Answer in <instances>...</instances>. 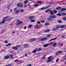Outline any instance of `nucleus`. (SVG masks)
Wrapping results in <instances>:
<instances>
[{
  "label": "nucleus",
  "instance_id": "42",
  "mask_svg": "<svg viewBox=\"0 0 66 66\" xmlns=\"http://www.w3.org/2000/svg\"><path fill=\"white\" fill-rule=\"evenodd\" d=\"M32 66V64H30L29 65H26V66Z\"/></svg>",
  "mask_w": 66,
  "mask_h": 66
},
{
  "label": "nucleus",
  "instance_id": "51",
  "mask_svg": "<svg viewBox=\"0 0 66 66\" xmlns=\"http://www.w3.org/2000/svg\"><path fill=\"white\" fill-rule=\"evenodd\" d=\"M37 27V29H39V27H38V25H36Z\"/></svg>",
  "mask_w": 66,
  "mask_h": 66
},
{
  "label": "nucleus",
  "instance_id": "64",
  "mask_svg": "<svg viewBox=\"0 0 66 66\" xmlns=\"http://www.w3.org/2000/svg\"><path fill=\"white\" fill-rule=\"evenodd\" d=\"M58 55V53H56V55Z\"/></svg>",
  "mask_w": 66,
  "mask_h": 66
},
{
  "label": "nucleus",
  "instance_id": "44",
  "mask_svg": "<svg viewBox=\"0 0 66 66\" xmlns=\"http://www.w3.org/2000/svg\"><path fill=\"white\" fill-rule=\"evenodd\" d=\"M59 60V58H58L56 60V62H57Z\"/></svg>",
  "mask_w": 66,
  "mask_h": 66
},
{
  "label": "nucleus",
  "instance_id": "35",
  "mask_svg": "<svg viewBox=\"0 0 66 66\" xmlns=\"http://www.w3.org/2000/svg\"><path fill=\"white\" fill-rule=\"evenodd\" d=\"M37 51L36 50H34V51H33L32 52H33V53H36V52H37Z\"/></svg>",
  "mask_w": 66,
  "mask_h": 66
},
{
  "label": "nucleus",
  "instance_id": "23",
  "mask_svg": "<svg viewBox=\"0 0 66 66\" xmlns=\"http://www.w3.org/2000/svg\"><path fill=\"white\" fill-rule=\"evenodd\" d=\"M56 15H57V16H62V14H61V13H57L56 14Z\"/></svg>",
  "mask_w": 66,
  "mask_h": 66
},
{
  "label": "nucleus",
  "instance_id": "7",
  "mask_svg": "<svg viewBox=\"0 0 66 66\" xmlns=\"http://www.w3.org/2000/svg\"><path fill=\"white\" fill-rule=\"evenodd\" d=\"M22 21H20L19 22L16 24L17 26H18L19 24H22Z\"/></svg>",
  "mask_w": 66,
  "mask_h": 66
},
{
  "label": "nucleus",
  "instance_id": "54",
  "mask_svg": "<svg viewBox=\"0 0 66 66\" xmlns=\"http://www.w3.org/2000/svg\"><path fill=\"white\" fill-rule=\"evenodd\" d=\"M37 23L40 24V21H38V22H37Z\"/></svg>",
  "mask_w": 66,
  "mask_h": 66
},
{
  "label": "nucleus",
  "instance_id": "25",
  "mask_svg": "<svg viewBox=\"0 0 66 66\" xmlns=\"http://www.w3.org/2000/svg\"><path fill=\"white\" fill-rule=\"evenodd\" d=\"M38 5H39V4H35L34 5V6H35V7H37Z\"/></svg>",
  "mask_w": 66,
  "mask_h": 66
},
{
  "label": "nucleus",
  "instance_id": "3",
  "mask_svg": "<svg viewBox=\"0 0 66 66\" xmlns=\"http://www.w3.org/2000/svg\"><path fill=\"white\" fill-rule=\"evenodd\" d=\"M51 57H52L51 56H50L47 58L48 59V60L46 61V62H48V63H50V62H51V60H52V59H51Z\"/></svg>",
  "mask_w": 66,
  "mask_h": 66
},
{
  "label": "nucleus",
  "instance_id": "31",
  "mask_svg": "<svg viewBox=\"0 0 66 66\" xmlns=\"http://www.w3.org/2000/svg\"><path fill=\"white\" fill-rule=\"evenodd\" d=\"M31 22H34L35 21V20L34 19H33V20H32L30 21Z\"/></svg>",
  "mask_w": 66,
  "mask_h": 66
},
{
  "label": "nucleus",
  "instance_id": "10",
  "mask_svg": "<svg viewBox=\"0 0 66 66\" xmlns=\"http://www.w3.org/2000/svg\"><path fill=\"white\" fill-rule=\"evenodd\" d=\"M12 49H14V50H17L18 49V48H17L16 47H12Z\"/></svg>",
  "mask_w": 66,
  "mask_h": 66
},
{
  "label": "nucleus",
  "instance_id": "61",
  "mask_svg": "<svg viewBox=\"0 0 66 66\" xmlns=\"http://www.w3.org/2000/svg\"><path fill=\"white\" fill-rule=\"evenodd\" d=\"M44 58H45V57H43L42 58V59H44Z\"/></svg>",
  "mask_w": 66,
  "mask_h": 66
},
{
  "label": "nucleus",
  "instance_id": "40",
  "mask_svg": "<svg viewBox=\"0 0 66 66\" xmlns=\"http://www.w3.org/2000/svg\"><path fill=\"white\" fill-rule=\"evenodd\" d=\"M58 22H59V23H61L62 21H61V20H59L58 21Z\"/></svg>",
  "mask_w": 66,
  "mask_h": 66
},
{
  "label": "nucleus",
  "instance_id": "22",
  "mask_svg": "<svg viewBox=\"0 0 66 66\" xmlns=\"http://www.w3.org/2000/svg\"><path fill=\"white\" fill-rule=\"evenodd\" d=\"M11 6V4H9L7 6V8L9 9V8H10V6Z\"/></svg>",
  "mask_w": 66,
  "mask_h": 66
},
{
  "label": "nucleus",
  "instance_id": "20",
  "mask_svg": "<svg viewBox=\"0 0 66 66\" xmlns=\"http://www.w3.org/2000/svg\"><path fill=\"white\" fill-rule=\"evenodd\" d=\"M50 6H47V7H42L41 8V9H48V7H49Z\"/></svg>",
  "mask_w": 66,
  "mask_h": 66
},
{
  "label": "nucleus",
  "instance_id": "12",
  "mask_svg": "<svg viewBox=\"0 0 66 66\" xmlns=\"http://www.w3.org/2000/svg\"><path fill=\"white\" fill-rule=\"evenodd\" d=\"M13 55L12 54H10L9 55V57L11 59H13Z\"/></svg>",
  "mask_w": 66,
  "mask_h": 66
},
{
  "label": "nucleus",
  "instance_id": "24",
  "mask_svg": "<svg viewBox=\"0 0 66 66\" xmlns=\"http://www.w3.org/2000/svg\"><path fill=\"white\" fill-rule=\"evenodd\" d=\"M65 10H66V9H61V11H65Z\"/></svg>",
  "mask_w": 66,
  "mask_h": 66
},
{
  "label": "nucleus",
  "instance_id": "15",
  "mask_svg": "<svg viewBox=\"0 0 66 66\" xmlns=\"http://www.w3.org/2000/svg\"><path fill=\"white\" fill-rule=\"evenodd\" d=\"M61 14L63 16H65V15H66V13L64 12H63V13H61Z\"/></svg>",
  "mask_w": 66,
  "mask_h": 66
},
{
  "label": "nucleus",
  "instance_id": "41",
  "mask_svg": "<svg viewBox=\"0 0 66 66\" xmlns=\"http://www.w3.org/2000/svg\"><path fill=\"white\" fill-rule=\"evenodd\" d=\"M19 10H17L16 12H15V13H18V12H19Z\"/></svg>",
  "mask_w": 66,
  "mask_h": 66
},
{
  "label": "nucleus",
  "instance_id": "45",
  "mask_svg": "<svg viewBox=\"0 0 66 66\" xmlns=\"http://www.w3.org/2000/svg\"><path fill=\"white\" fill-rule=\"evenodd\" d=\"M59 26H57L56 27V30H57V29H59Z\"/></svg>",
  "mask_w": 66,
  "mask_h": 66
},
{
  "label": "nucleus",
  "instance_id": "33",
  "mask_svg": "<svg viewBox=\"0 0 66 66\" xmlns=\"http://www.w3.org/2000/svg\"><path fill=\"white\" fill-rule=\"evenodd\" d=\"M52 30L53 31H56V30H57L56 28H53L52 29Z\"/></svg>",
  "mask_w": 66,
  "mask_h": 66
},
{
  "label": "nucleus",
  "instance_id": "39",
  "mask_svg": "<svg viewBox=\"0 0 66 66\" xmlns=\"http://www.w3.org/2000/svg\"><path fill=\"white\" fill-rule=\"evenodd\" d=\"M42 49L41 48H39V49H38L39 51H42Z\"/></svg>",
  "mask_w": 66,
  "mask_h": 66
},
{
  "label": "nucleus",
  "instance_id": "5",
  "mask_svg": "<svg viewBox=\"0 0 66 66\" xmlns=\"http://www.w3.org/2000/svg\"><path fill=\"white\" fill-rule=\"evenodd\" d=\"M47 39V38L46 37L43 38L41 39L40 40L41 41H43L45 40H46Z\"/></svg>",
  "mask_w": 66,
  "mask_h": 66
},
{
  "label": "nucleus",
  "instance_id": "58",
  "mask_svg": "<svg viewBox=\"0 0 66 66\" xmlns=\"http://www.w3.org/2000/svg\"><path fill=\"white\" fill-rule=\"evenodd\" d=\"M40 10H44V9H39Z\"/></svg>",
  "mask_w": 66,
  "mask_h": 66
},
{
  "label": "nucleus",
  "instance_id": "6",
  "mask_svg": "<svg viewBox=\"0 0 66 66\" xmlns=\"http://www.w3.org/2000/svg\"><path fill=\"white\" fill-rule=\"evenodd\" d=\"M51 9H48L47 10H46L45 11V13H48V12H49V11H51Z\"/></svg>",
  "mask_w": 66,
  "mask_h": 66
},
{
  "label": "nucleus",
  "instance_id": "30",
  "mask_svg": "<svg viewBox=\"0 0 66 66\" xmlns=\"http://www.w3.org/2000/svg\"><path fill=\"white\" fill-rule=\"evenodd\" d=\"M24 47H28V45H27L26 44H24Z\"/></svg>",
  "mask_w": 66,
  "mask_h": 66
},
{
  "label": "nucleus",
  "instance_id": "60",
  "mask_svg": "<svg viewBox=\"0 0 66 66\" xmlns=\"http://www.w3.org/2000/svg\"><path fill=\"white\" fill-rule=\"evenodd\" d=\"M25 56H27V54H25Z\"/></svg>",
  "mask_w": 66,
  "mask_h": 66
},
{
  "label": "nucleus",
  "instance_id": "49",
  "mask_svg": "<svg viewBox=\"0 0 66 66\" xmlns=\"http://www.w3.org/2000/svg\"><path fill=\"white\" fill-rule=\"evenodd\" d=\"M24 29H27V27L25 26V27H24Z\"/></svg>",
  "mask_w": 66,
  "mask_h": 66
},
{
  "label": "nucleus",
  "instance_id": "21",
  "mask_svg": "<svg viewBox=\"0 0 66 66\" xmlns=\"http://www.w3.org/2000/svg\"><path fill=\"white\" fill-rule=\"evenodd\" d=\"M62 19L63 20L65 21V20H66V17H63Z\"/></svg>",
  "mask_w": 66,
  "mask_h": 66
},
{
  "label": "nucleus",
  "instance_id": "34",
  "mask_svg": "<svg viewBox=\"0 0 66 66\" xmlns=\"http://www.w3.org/2000/svg\"><path fill=\"white\" fill-rule=\"evenodd\" d=\"M38 3H40V4L41 3H42V1H38Z\"/></svg>",
  "mask_w": 66,
  "mask_h": 66
},
{
  "label": "nucleus",
  "instance_id": "59",
  "mask_svg": "<svg viewBox=\"0 0 66 66\" xmlns=\"http://www.w3.org/2000/svg\"><path fill=\"white\" fill-rule=\"evenodd\" d=\"M16 10H17V9H14V11H16Z\"/></svg>",
  "mask_w": 66,
  "mask_h": 66
},
{
  "label": "nucleus",
  "instance_id": "1",
  "mask_svg": "<svg viewBox=\"0 0 66 66\" xmlns=\"http://www.w3.org/2000/svg\"><path fill=\"white\" fill-rule=\"evenodd\" d=\"M56 18V16L55 15H51L50 16V18H47V20H49V21H51L52 20V18Z\"/></svg>",
  "mask_w": 66,
  "mask_h": 66
},
{
  "label": "nucleus",
  "instance_id": "48",
  "mask_svg": "<svg viewBox=\"0 0 66 66\" xmlns=\"http://www.w3.org/2000/svg\"><path fill=\"white\" fill-rule=\"evenodd\" d=\"M5 43L6 44H7V43L8 42H7V40H5Z\"/></svg>",
  "mask_w": 66,
  "mask_h": 66
},
{
  "label": "nucleus",
  "instance_id": "9",
  "mask_svg": "<svg viewBox=\"0 0 66 66\" xmlns=\"http://www.w3.org/2000/svg\"><path fill=\"white\" fill-rule=\"evenodd\" d=\"M50 31V30L49 29H47L45 30V32L47 33V32H49Z\"/></svg>",
  "mask_w": 66,
  "mask_h": 66
},
{
  "label": "nucleus",
  "instance_id": "26",
  "mask_svg": "<svg viewBox=\"0 0 66 66\" xmlns=\"http://www.w3.org/2000/svg\"><path fill=\"white\" fill-rule=\"evenodd\" d=\"M55 39H56L55 38L51 39L49 41L50 42L51 41H52V40H55Z\"/></svg>",
  "mask_w": 66,
  "mask_h": 66
},
{
  "label": "nucleus",
  "instance_id": "4",
  "mask_svg": "<svg viewBox=\"0 0 66 66\" xmlns=\"http://www.w3.org/2000/svg\"><path fill=\"white\" fill-rule=\"evenodd\" d=\"M23 5V4H22L20 3H18L17 4V6H19L20 7H22Z\"/></svg>",
  "mask_w": 66,
  "mask_h": 66
},
{
  "label": "nucleus",
  "instance_id": "52",
  "mask_svg": "<svg viewBox=\"0 0 66 66\" xmlns=\"http://www.w3.org/2000/svg\"><path fill=\"white\" fill-rule=\"evenodd\" d=\"M37 26H35L34 27V28H35V29H36V28H37Z\"/></svg>",
  "mask_w": 66,
  "mask_h": 66
},
{
  "label": "nucleus",
  "instance_id": "43",
  "mask_svg": "<svg viewBox=\"0 0 66 66\" xmlns=\"http://www.w3.org/2000/svg\"><path fill=\"white\" fill-rule=\"evenodd\" d=\"M21 12H23L24 11V10L23 9L21 10H20Z\"/></svg>",
  "mask_w": 66,
  "mask_h": 66
},
{
  "label": "nucleus",
  "instance_id": "50",
  "mask_svg": "<svg viewBox=\"0 0 66 66\" xmlns=\"http://www.w3.org/2000/svg\"><path fill=\"white\" fill-rule=\"evenodd\" d=\"M20 21V20H18L16 21V22H18V21Z\"/></svg>",
  "mask_w": 66,
  "mask_h": 66
},
{
  "label": "nucleus",
  "instance_id": "47",
  "mask_svg": "<svg viewBox=\"0 0 66 66\" xmlns=\"http://www.w3.org/2000/svg\"><path fill=\"white\" fill-rule=\"evenodd\" d=\"M20 47V45H17L15 46L16 48H17V47Z\"/></svg>",
  "mask_w": 66,
  "mask_h": 66
},
{
  "label": "nucleus",
  "instance_id": "18",
  "mask_svg": "<svg viewBox=\"0 0 66 66\" xmlns=\"http://www.w3.org/2000/svg\"><path fill=\"white\" fill-rule=\"evenodd\" d=\"M53 12L55 14H56V13H57V11H56V10H54L53 11Z\"/></svg>",
  "mask_w": 66,
  "mask_h": 66
},
{
  "label": "nucleus",
  "instance_id": "16",
  "mask_svg": "<svg viewBox=\"0 0 66 66\" xmlns=\"http://www.w3.org/2000/svg\"><path fill=\"white\" fill-rule=\"evenodd\" d=\"M34 17L33 16H30L29 17V19L30 20H31V19H33Z\"/></svg>",
  "mask_w": 66,
  "mask_h": 66
},
{
  "label": "nucleus",
  "instance_id": "62",
  "mask_svg": "<svg viewBox=\"0 0 66 66\" xmlns=\"http://www.w3.org/2000/svg\"><path fill=\"white\" fill-rule=\"evenodd\" d=\"M63 46V45L62 44H61L60 45V46Z\"/></svg>",
  "mask_w": 66,
  "mask_h": 66
},
{
  "label": "nucleus",
  "instance_id": "2",
  "mask_svg": "<svg viewBox=\"0 0 66 66\" xmlns=\"http://www.w3.org/2000/svg\"><path fill=\"white\" fill-rule=\"evenodd\" d=\"M8 17H10V16H7L3 18V20L0 22V24H3V23H5V20L6 19V18H8Z\"/></svg>",
  "mask_w": 66,
  "mask_h": 66
},
{
  "label": "nucleus",
  "instance_id": "57",
  "mask_svg": "<svg viewBox=\"0 0 66 66\" xmlns=\"http://www.w3.org/2000/svg\"><path fill=\"white\" fill-rule=\"evenodd\" d=\"M50 3L51 4H53L54 3V2H50Z\"/></svg>",
  "mask_w": 66,
  "mask_h": 66
},
{
  "label": "nucleus",
  "instance_id": "29",
  "mask_svg": "<svg viewBox=\"0 0 66 66\" xmlns=\"http://www.w3.org/2000/svg\"><path fill=\"white\" fill-rule=\"evenodd\" d=\"M49 24H50L49 23H46L45 24V26H48V25H49Z\"/></svg>",
  "mask_w": 66,
  "mask_h": 66
},
{
  "label": "nucleus",
  "instance_id": "32",
  "mask_svg": "<svg viewBox=\"0 0 66 66\" xmlns=\"http://www.w3.org/2000/svg\"><path fill=\"white\" fill-rule=\"evenodd\" d=\"M41 22H42V23H44L45 22V20H41L40 21Z\"/></svg>",
  "mask_w": 66,
  "mask_h": 66
},
{
  "label": "nucleus",
  "instance_id": "38",
  "mask_svg": "<svg viewBox=\"0 0 66 66\" xmlns=\"http://www.w3.org/2000/svg\"><path fill=\"white\" fill-rule=\"evenodd\" d=\"M62 7H57L56 9H61Z\"/></svg>",
  "mask_w": 66,
  "mask_h": 66
},
{
  "label": "nucleus",
  "instance_id": "17",
  "mask_svg": "<svg viewBox=\"0 0 66 66\" xmlns=\"http://www.w3.org/2000/svg\"><path fill=\"white\" fill-rule=\"evenodd\" d=\"M56 46V44L55 43H54L53 44V47H55Z\"/></svg>",
  "mask_w": 66,
  "mask_h": 66
},
{
  "label": "nucleus",
  "instance_id": "28",
  "mask_svg": "<svg viewBox=\"0 0 66 66\" xmlns=\"http://www.w3.org/2000/svg\"><path fill=\"white\" fill-rule=\"evenodd\" d=\"M34 40H35L34 39H31L30 40V42H34Z\"/></svg>",
  "mask_w": 66,
  "mask_h": 66
},
{
  "label": "nucleus",
  "instance_id": "27",
  "mask_svg": "<svg viewBox=\"0 0 66 66\" xmlns=\"http://www.w3.org/2000/svg\"><path fill=\"white\" fill-rule=\"evenodd\" d=\"M11 45H12L11 44V43H9L8 44L6 45V46H7V47H8V46H11Z\"/></svg>",
  "mask_w": 66,
  "mask_h": 66
},
{
  "label": "nucleus",
  "instance_id": "56",
  "mask_svg": "<svg viewBox=\"0 0 66 66\" xmlns=\"http://www.w3.org/2000/svg\"><path fill=\"white\" fill-rule=\"evenodd\" d=\"M31 53H28V54H29V55H31Z\"/></svg>",
  "mask_w": 66,
  "mask_h": 66
},
{
  "label": "nucleus",
  "instance_id": "14",
  "mask_svg": "<svg viewBox=\"0 0 66 66\" xmlns=\"http://www.w3.org/2000/svg\"><path fill=\"white\" fill-rule=\"evenodd\" d=\"M9 58V56H6L4 57V59H7Z\"/></svg>",
  "mask_w": 66,
  "mask_h": 66
},
{
  "label": "nucleus",
  "instance_id": "36",
  "mask_svg": "<svg viewBox=\"0 0 66 66\" xmlns=\"http://www.w3.org/2000/svg\"><path fill=\"white\" fill-rule=\"evenodd\" d=\"M32 25H30L28 26V28H31V27H32Z\"/></svg>",
  "mask_w": 66,
  "mask_h": 66
},
{
  "label": "nucleus",
  "instance_id": "55",
  "mask_svg": "<svg viewBox=\"0 0 66 66\" xmlns=\"http://www.w3.org/2000/svg\"><path fill=\"white\" fill-rule=\"evenodd\" d=\"M17 61H18V60H15L14 61V62H17Z\"/></svg>",
  "mask_w": 66,
  "mask_h": 66
},
{
  "label": "nucleus",
  "instance_id": "8",
  "mask_svg": "<svg viewBox=\"0 0 66 66\" xmlns=\"http://www.w3.org/2000/svg\"><path fill=\"white\" fill-rule=\"evenodd\" d=\"M50 44H45L44 45V47H48L49 45H50Z\"/></svg>",
  "mask_w": 66,
  "mask_h": 66
},
{
  "label": "nucleus",
  "instance_id": "11",
  "mask_svg": "<svg viewBox=\"0 0 66 66\" xmlns=\"http://www.w3.org/2000/svg\"><path fill=\"white\" fill-rule=\"evenodd\" d=\"M50 14H51V15H53L54 14V13H53V12L52 11L50 10Z\"/></svg>",
  "mask_w": 66,
  "mask_h": 66
},
{
  "label": "nucleus",
  "instance_id": "53",
  "mask_svg": "<svg viewBox=\"0 0 66 66\" xmlns=\"http://www.w3.org/2000/svg\"><path fill=\"white\" fill-rule=\"evenodd\" d=\"M12 33H16V32L15 31H12Z\"/></svg>",
  "mask_w": 66,
  "mask_h": 66
},
{
  "label": "nucleus",
  "instance_id": "46",
  "mask_svg": "<svg viewBox=\"0 0 66 66\" xmlns=\"http://www.w3.org/2000/svg\"><path fill=\"white\" fill-rule=\"evenodd\" d=\"M58 53H62V51H59L58 52Z\"/></svg>",
  "mask_w": 66,
  "mask_h": 66
},
{
  "label": "nucleus",
  "instance_id": "19",
  "mask_svg": "<svg viewBox=\"0 0 66 66\" xmlns=\"http://www.w3.org/2000/svg\"><path fill=\"white\" fill-rule=\"evenodd\" d=\"M28 0H26L25 1H24V4H26V3H28Z\"/></svg>",
  "mask_w": 66,
  "mask_h": 66
},
{
  "label": "nucleus",
  "instance_id": "63",
  "mask_svg": "<svg viewBox=\"0 0 66 66\" xmlns=\"http://www.w3.org/2000/svg\"><path fill=\"white\" fill-rule=\"evenodd\" d=\"M26 6H27V5H25L24 6V7H26Z\"/></svg>",
  "mask_w": 66,
  "mask_h": 66
},
{
  "label": "nucleus",
  "instance_id": "13",
  "mask_svg": "<svg viewBox=\"0 0 66 66\" xmlns=\"http://www.w3.org/2000/svg\"><path fill=\"white\" fill-rule=\"evenodd\" d=\"M65 27V25H61L60 26V28L61 29H63V28H64Z\"/></svg>",
  "mask_w": 66,
  "mask_h": 66
},
{
  "label": "nucleus",
  "instance_id": "37",
  "mask_svg": "<svg viewBox=\"0 0 66 66\" xmlns=\"http://www.w3.org/2000/svg\"><path fill=\"white\" fill-rule=\"evenodd\" d=\"M51 36V34H50L47 35V37H49L50 36Z\"/></svg>",
  "mask_w": 66,
  "mask_h": 66
}]
</instances>
